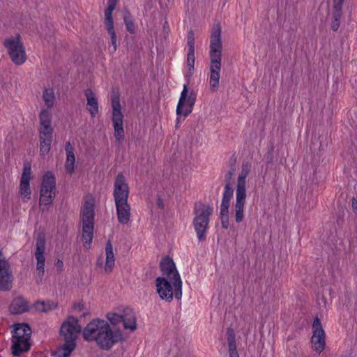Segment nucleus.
Listing matches in <instances>:
<instances>
[{"label":"nucleus","instance_id":"27","mask_svg":"<svg viewBox=\"0 0 357 357\" xmlns=\"http://www.w3.org/2000/svg\"><path fill=\"white\" fill-rule=\"evenodd\" d=\"M85 96L86 98V110L91 117H95L99 112L96 96L91 89H88L85 91Z\"/></svg>","mask_w":357,"mask_h":357},{"label":"nucleus","instance_id":"34","mask_svg":"<svg viewBox=\"0 0 357 357\" xmlns=\"http://www.w3.org/2000/svg\"><path fill=\"white\" fill-rule=\"evenodd\" d=\"M65 169L68 174H72L75 169V155H66V159L65 161Z\"/></svg>","mask_w":357,"mask_h":357},{"label":"nucleus","instance_id":"40","mask_svg":"<svg viewBox=\"0 0 357 357\" xmlns=\"http://www.w3.org/2000/svg\"><path fill=\"white\" fill-rule=\"evenodd\" d=\"M72 308L75 312H80L84 310L85 305L82 301H79L73 303Z\"/></svg>","mask_w":357,"mask_h":357},{"label":"nucleus","instance_id":"21","mask_svg":"<svg viewBox=\"0 0 357 357\" xmlns=\"http://www.w3.org/2000/svg\"><path fill=\"white\" fill-rule=\"evenodd\" d=\"M252 171V165L249 162L243 163L238 172L236 183V192L246 193V178Z\"/></svg>","mask_w":357,"mask_h":357},{"label":"nucleus","instance_id":"46","mask_svg":"<svg viewBox=\"0 0 357 357\" xmlns=\"http://www.w3.org/2000/svg\"><path fill=\"white\" fill-rule=\"evenodd\" d=\"M90 312L89 311H86L83 313V317H86L89 315Z\"/></svg>","mask_w":357,"mask_h":357},{"label":"nucleus","instance_id":"12","mask_svg":"<svg viewBox=\"0 0 357 357\" xmlns=\"http://www.w3.org/2000/svg\"><path fill=\"white\" fill-rule=\"evenodd\" d=\"M31 179V169L29 164L24 166L23 172L21 176L19 195L22 202H27L31 199V190L30 188V181Z\"/></svg>","mask_w":357,"mask_h":357},{"label":"nucleus","instance_id":"15","mask_svg":"<svg viewBox=\"0 0 357 357\" xmlns=\"http://www.w3.org/2000/svg\"><path fill=\"white\" fill-rule=\"evenodd\" d=\"M94 206V197L92 195H86L81 211L82 225H93Z\"/></svg>","mask_w":357,"mask_h":357},{"label":"nucleus","instance_id":"18","mask_svg":"<svg viewBox=\"0 0 357 357\" xmlns=\"http://www.w3.org/2000/svg\"><path fill=\"white\" fill-rule=\"evenodd\" d=\"M87 342L95 341L103 350H109L115 343L124 341L123 336H84Z\"/></svg>","mask_w":357,"mask_h":357},{"label":"nucleus","instance_id":"39","mask_svg":"<svg viewBox=\"0 0 357 357\" xmlns=\"http://www.w3.org/2000/svg\"><path fill=\"white\" fill-rule=\"evenodd\" d=\"M230 206V201L225 200L222 199L220 204V215L228 216L229 208Z\"/></svg>","mask_w":357,"mask_h":357},{"label":"nucleus","instance_id":"19","mask_svg":"<svg viewBox=\"0 0 357 357\" xmlns=\"http://www.w3.org/2000/svg\"><path fill=\"white\" fill-rule=\"evenodd\" d=\"M31 336H12L11 353L15 356H20L22 353L30 349Z\"/></svg>","mask_w":357,"mask_h":357},{"label":"nucleus","instance_id":"6","mask_svg":"<svg viewBox=\"0 0 357 357\" xmlns=\"http://www.w3.org/2000/svg\"><path fill=\"white\" fill-rule=\"evenodd\" d=\"M4 47L11 59L17 66L23 64L26 60L25 48L19 34L6 38L3 42Z\"/></svg>","mask_w":357,"mask_h":357},{"label":"nucleus","instance_id":"9","mask_svg":"<svg viewBox=\"0 0 357 357\" xmlns=\"http://www.w3.org/2000/svg\"><path fill=\"white\" fill-rule=\"evenodd\" d=\"M13 280L10 264L0 250V291H10L13 286Z\"/></svg>","mask_w":357,"mask_h":357},{"label":"nucleus","instance_id":"43","mask_svg":"<svg viewBox=\"0 0 357 357\" xmlns=\"http://www.w3.org/2000/svg\"><path fill=\"white\" fill-rule=\"evenodd\" d=\"M220 218H221V221H222V227L225 229H227L228 225H229V215L228 216L220 215Z\"/></svg>","mask_w":357,"mask_h":357},{"label":"nucleus","instance_id":"5","mask_svg":"<svg viewBox=\"0 0 357 357\" xmlns=\"http://www.w3.org/2000/svg\"><path fill=\"white\" fill-rule=\"evenodd\" d=\"M213 211V208L212 206L202 202L197 203L195 205L193 225L199 241H204L205 239V234L208 229L209 217L212 215Z\"/></svg>","mask_w":357,"mask_h":357},{"label":"nucleus","instance_id":"13","mask_svg":"<svg viewBox=\"0 0 357 357\" xmlns=\"http://www.w3.org/2000/svg\"><path fill=\"white\" fill-rule=\"evenodd\" d=\"M130 189L126 179L119 174L114 183L113 197L115 202L128 201Z\"/></svg>","mask_w":357,"mask_h":357},{"label":"nucleus","instance_id":"1","mask_svg":"<svg viewBox=\"0 0 357 357\" xmlns=\"http://www.w3.org/2000/svg\"><path fill=\"white\" fill-rule=\"evenodd\" d=\"M162 275L155 279V289L160 298L171 302L174 297L181 299L182 296V280L173 260L166 257L160 262Z\"/></svg>","mask_w":357,"mask_h":357},{"label":"nucleus","instance_id":"48","mask_svg":"<svg viewBox=\"0 0 357 357\" xmlns=\"http://www.w3.org/2000/svg\"><path fill=\"white\" fill-rule=\"evenodd\" d=\"M229 357H239L238 354L229 355Z\"/></svg>","mask_w":357,"mask_h":357},{"label":"nucleus","instance_id":"25","mask_svg":"<svg viewBox=\"0 0 357 357\" xmlns=\"http://www.w3.org/2000/svg\"><path fill=\"white\" fill-rule=\"evenodd\" d=\"M42 100L45 104V107L42 108L39 112V115L41 114L42 111L46 110L48 111L50 114V122H52V109L53 108L55 101H56V96L54 89L53 88H45L43 91L42 94Z\"/></svg>","mask_w":357,"mask_h":357},{"label":"nucleus","instance_id":"10","mask_svg":"<svg viewBox=\"0 0 357 357\" xmlns=\"http://www.w3.org/2000/svg\"><path fill=\"white\" fill-rule=\"evenodd\" d=\"M112 120L114 130V137L118 141L124 138V130L123 127V114L121 107L118 98L112 100Z\"/></svg>","mask_w":357,"mask_h":357},{"label":"nucleus","instance_id":"20","mask_svg":"<svg viewBox=\"0 0 357 357\" xmlns=\"http://www.w3.org/2000/svg\"><path fill=\"white\" fill-rule=\"evenodd\" d=\"M188 50L185 61V76L190 77L194 71L195 65V38L192 32L189 33L187 41Z\"/></svg>","mask_w":357,"mask_h":357},{"label":"nucleus","instance_id":"47","mask_svg":"<svg viewBox=\"0 0 357 357\" xmlns=\"http://www.w3.org/2000/svg\"><path fill=\"white\" fill-rule=\"evenodd\" d=\"M356 202L354 199H353V202H352L353 207H354V206H356Z\"/></svg>","mask_w":357,"mask_h":357},{"label":"nucleus","instance_id":"29","mask_svg":"<svg viewBox=\"0 0 357 357\" xmlns=\"http://www.w3.org/2000/svg\"><path fill=\"white\" fill-rule=\"evenodd\" d=\"M93 237V225H82V241L85 248H90Z\"/></svg>","mask_w":357,"mask_h":357},{"label":"nucleus","instance_id":"4","mask_svg":"<svg viewBox=\"0 0 357 357\" xmlns=\"http://www.w3.org/2000/svg\"><path fill=\"white\" fill-rule=\"evenodd\" d=\"M111 328L114 331L113 333L121 331V325L123 329L128 333H133L137 328L136 317L134 313L128 309L123 311V314H119L116 311L112 310L107 312L105 315Z\"/></svg>","mask_w":357,"mask_h":357},{"label":"nucleus","instance_id":"23","mask_svg":"<svg viewBox=\"0 0 357 357\" xmlns=\"http://www.w3.org/2000/svg\"><path fill=\"white\" fill-rule=\"evenodd\" d=\"M116 215L119 223L126 225L130 220V206L128 201L115 202Z\"/></svg>","mask_w":357,"mask_h":357},{"label":"nucleus","instance_id":"41","mask_svg":"<svg viewBox=\"0 0 357 357\" xmlns=\"http://www.w3.org/2000/svg\"><path fill=\"white\" fill-rule=\"evenodd\" d=\"M65 151L66 155H73L74 148L70 142H67L65 144Z\"/></svg>","mask_w":357,"mask_h":357},{"label":"nucleus","instance_id":"42","mask_svg":"<svg viewBox=\"0 0 357 357\" xmlns=\"http://www.w3.org/2000/svg\"><path fill=\"white\" fill-rule=\"evenodd\" d=\"M344 0H333V6L335 10L340 12Z\"/></svg>","mask_w":357,"mask_h":357},{"label":"nucleus","instance_id":"26","mask_svg":"<svg viewBox=\"0 0 357 357\" xmlns=\"http://www.w3.org/2000/svg\"><path fill=\"white\" fill-rule=\"evenodd\" d=\"M9 310L11 314H23L29 310V305L28 301L24 297L17 296L11 301L9 306Z\"/></svg>","mask_w":357,"mask_h":357},{"label":"nucleus","instance_id":"24","mask_svg":"<svg viewBox=\"0 0 357 357\" xmlns=\"http://www.w3.org/2000/svg\"><path fill=\"white\" fill-rule=\"evenodd\" d=\"M98 264L102 266L105 273H110L113 271L115 266V255L110 241H108L105 246V261L104 264L100 261Z\"/></svg>","mask_w":357,"mask_h":357},{"label":"nucleus","instance_id":"17","mask_svg":"<svg viewBox=\"0 0 357 357\" xmlns=\"http://www.w3.org/2000/svg\"><path fill=\"white\" fill-rule=\"evenodd\" d=\"M64 342L57 347L52 353V357H70L75 349L77 336H65Z\"/></svg>","mask_w":357,"mask_h":357},{"label":"nucleus","instance_id":"36","mask_svg":"<svg viewBox=\"0 0 357 357\" xmlns=\"http://www.w3.org/2000/svg\"><path fill=\"white\" fill-rule=\"evenodd\" d=\"M124 23L128 32L133 33L135 28L134 23L129 15L126 14L123 17Z\"/></svg>","mask_w":357,"mask_h":357},{"label":"nucleus","instance_id":"35","mask_svg":"<svg viewBox=\"0 0 357 357\" xmlns=\"http://www.w3.org/2000/svg\"><path fill=\"white\" fill-rule=\"evenodd\" d=\"M228 351L229 355L238 354L236 336H228Z\"/></svg>","mask_w":357,"mask_h":357},{"label":"nucleus","instance_id":"7","mask_svg":"<svg viewBox=\"0 0 357 357\" xmlns=\"http://www.w3.org/2000/svg\"><path fill=\"white\" fill-rule=\"evenodd\" d=\"M56 196V179L51 172L45 174L40 192V205L47 208L53 202Z\"/></svg>","mask_w":357,"mask_h":357},{"label":"nucleus","instance_id":"11","mask_svg":"<svg viewBox=\"0 0 357 357\" xmlns=\"http://www.w3.org/2000/svg\"><path fill=\"white\" fill-rule=\"evenodd\" d=\"M84 335H113V331L107 321L96 318L86 324Z\"/></svg>","mask_w":357,"mask_h":357},{"label":"nucleus","instance_id":"37","mask_svg":"<svg viewBox=\"0 0 357 357\" xmlns=\"http://www.w3.org/2000/svg\"><path fill=\"white\" fill-rule=\"evenodd\" d=\"M313 335H324L320 321L317 318L312 324Z\"/></svg>","mask_w":357,"mask_h":357},{"label":"nucleus","instance_id":"22","mask_svg":"<svg viewBox=\"0 0 357 357\" xmlns=\"http://www.w3.org/2000/svg\"><path fill=\"white\" fill-rule=\"evenodd\" d=\"M245 202L246 193H239L236 192L235 204L233 213L235 221L238 223L242 222L244 218Z\"/></svg>","mask_w":357,"mask_h":357},{"label":"nucleus","instance_id":"38","mask_svg":"<svg viewBox=\"0 0 357 357\" xmlns=\"http://www.w3.org/2000/svg\"><path fill=\"white\" fill-rule=\"evenodd\" d=\"M234 194V190L229 185L227 184L225 186L224 192L222 195V199L231 201Z\"/></svg>","mask_w":357,"mask_h":357},{"label":"nucleus","instance_id":"14","mask_svg":"<svg viewBox=\"0 0 357 357\" xmlns=\"http://www.w3.org/2000/svg\"><path fill=\"white\" fill-rule=\"evenodd\" d=\"M45 236L43 235H38L36 238L34 256L36 259V271L40 278L43 276L45 272Z\"/></svg>","mask_w":357,"mask_h":357},{"label":"nucleus","instance_id":"31","mask_svg":"<svg viewBox=\"0 0 357 357\" xmlns=\"http://www.w3.org/2000/svg\"><path fill=\"white\" fill-rule=\"evenodd\" d=\"M12 335H31L30 326L25 323H19L10 326Z\"/></svg>","mask_w":357,"mask_h":357},{"label":"nucleus","instance_id":"16","mask_svg":"<svg viewBox=\"0 0 357 357\" xmlns=\"http://www.w3.org/2000/svg\"><path fill=\"white\" fill-rule=\"evenodd\" d=\"M82 331L79 319L73 315L68 316L60 326V335H79Z\"/></svg>","mask_w":357,"mask_h":357},{"label":"nucleus","instance_id":"3","mask_svg":"<svg viewBox=\"0 0 357 357\" xmlns=\"http://www.w3.org/2000/svg\"><path fill=\"white\" fill-rule=\"evenodd\" d=\"M53 127L50 122V114L48 111L43 110L39 115V149L42 158L49 153L51 149L53 137Z\"/></svg>","mask_w":357,"mask_h":357},{"label":"nucleus","instance_id":"33","mask_svg":"<svg viewBox=\"0 0 357 357\" xmlns=\"http://www.w3.org/2000/svg\"><path fill=\"white\" fill-rule=\"evenodd\" d=\"M106 29L110 36L111 38V46H109V50L112 52H115L117 49V43H116V36L114 31V24H105Z\"/></svg>","mask_w":357,"mask_h":357},{"label":"nucleus","instance_id":"2","mask_svg":"<svg viewBox=\"0 0 357 357\" xmlns=\"http://www.w3.org/2000/svg\"><path fill=\"white\" fill-rule=\"evenodd\" d=\"M222 52L221 29L219 25L213 29L210 40V71L209 87L211 91H215L219 86L220 73Z\"/></svg>","mask_w":357,"mask_h":357},{"label":"nucleus","instance_id":"44","mask_svg":"<svg viewBox=\"0 0 357 357\" xmlns=\"http://www.w3.org/2000/svg\"><path fill=\"white\" fill-rule=\"evenodd\" d=\"M340 17V13L337 12L335 15V20L332 24V28L334 31L337 30L339 26L338 18Z\"/></svg>","mask_w":357,"mask_h":357},{"label":"nucleus","instance_id":"30","mask_svg":"<svg viewBox=\"0 0 357 357\" xmlns=\"http://www.w3.org/2000/svg\"><path fill=\"white\" fill-rule=\"evenodd\" d=\"M326 336H311V344L312 349L320 354L326 346Z\"/></svg>","mask_w":357,"mask_h":357},{"label":"nucleus","instance_id":"28","mask_svg":"<svg viewBox=\"0 0 357 357\" xmlns=\"http://www.w3.org/2000/svg\"><path fill=\"white\" fill-rule=\"evenodd\" d=\"M33 308L40 312H48L57 308L56 303L52 301H38L33 304Z\"/></svg>","mask_w":357,"mask_h":357},{"label":"nucleus","instance_id":"32","mask_svg":"<svg viewBox=\"0 0 357 357\" xmlns=\"http://www.w3.org/2000/svg\"><path fill=\"white\" fill-rule=\"evenodd\" d=\"M118 0H108V6L105 12V24H114L112 12L115 9Z\"/></svg>","mask_w":357,"mask_h":357},{"label":"nucleus","instance_id":"8","mask_svg":"<svg viewBox=\"0 0 357 357\" xmlns=\"http://www.w3.org/2000/svg\"><path fill=\"white\" fill-rule=\"evenodd\" d=\"M195 100L196 94L193 90L188 89L187 84H184L176 107L177 121L182 117L183 120L192 112Z\"/></svg>","mask_w":357,"mask_h":357},{"label":"nucleus","instance_id":"45","mask_svg":"<svg viewBox=\"0 0 357 357\" xmlns=\"http://www.w3.org/2000/svg\"><path fill=\"white\" fill-rule=\"evenodd\" d=\"M55 266L56 268L59 270V271H61L63 267V261L60 260V259H58L56 262H55Z\"/></svg>","mask_w":357,"mask_h":357}]
</instances>
